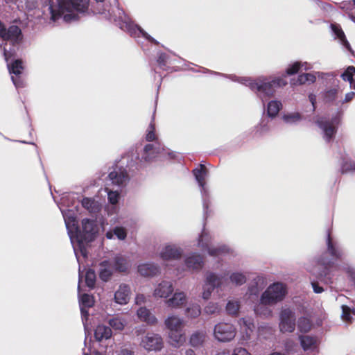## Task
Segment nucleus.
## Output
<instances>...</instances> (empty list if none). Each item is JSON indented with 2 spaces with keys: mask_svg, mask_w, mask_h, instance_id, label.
Returning <instances> with one entry per match:
<instances>
[{
  "mask_svg": "<svg viewBox=\"0 0 355 355\" xmlns=\"http://www.w3.org/2000/svg\"><path fill=\"white\" fill-rule=\"evenodd\" d=\"M182 254L181 248L174 244H166L159 248L158 257L164 261H170L180 259Z\"/></svg>",
  "mask_w": 355,
  "mask_h": 355,
  "instance_id": "obj_9",
  "label": "nucleus"
},
{
  "mask_svg": "<svg viewBox=\"0 0 355 355\" xmlns=\"http://www.w3.org/2000/svg\"><path fill=\"white\" fill-rule=\"evenodd\" d=\"M173 284L169 280H162L154 288L153 295L157 299H168L173 293Z\"/></svg>",
  "mask_w": 355,
  "mask_h": 355,
  "instance_id": "obj_12",
  "label": "nucleus"
},
{
  "mask_svg": "<svg viewBox=\"0 0 355 355\" xmlns=\"http://www.w3.org/2000/svg\"><path fill=\"white\" fill-rule=\"evenodd\" d=\"M146 302V297L143 294H137L135 297V303L141 304Z\"/></svg>",
  "mask_w": 355,
  "mask_h": 355,
  "instance_id": "obj_57",
  "label": "nucleus"
},
{
  "mask_svg": "<svg viewBox=\"0 0 355 355\" xmlns=\"http://www.w3.org/2000/svg\"><path fill=\"white\" fill-rule=\"evenodd\" d=\"M83 355H102V354L98 352L94 351V352H91L89 354L86 352H83Z\"/></svg>",
  "mask_w": 355,
  "mask_h": 355,
  "instance_id": "obj_64",
  "label": "nucleus"
},
{
  "mask_svg": "<svg viewBox=\"0 0 355 355\" xmlns=\"http://www.w3.org/2000/svg\"><path fill=\"white\" fill-rule=\"evenodd\" d=\"M339 119L337 117L333 118L331 121L321 118L317 121V123L324 134V139L326 141H331L336 132V125Z\"/></svg>",
  "mask_w": 355,
  "mask_h": 355,
  "instance_id": "obj_11",
  "label": "nucleus"
},
{
  "mask_svg": "<svg viewBox=\"0 0 355 355\" xmlns=\"http://www.w3.org/2000/svg\"><path fill=\"white\" fill-rule=\"evenodd\" d=\"M295 315L289 309H284L280 313L279 330L282 333H291L295 329Z\"/></svg>",
  "mask_w": 355,
  "mask_h": 355,
  "instance_id": "obj_10",
  "label": "nucleus"
},
{
  "mask_svg": "<svg viewBox=\"0 0 355 355\" xmlns=\"http://www.w3.org/2000/svg\"><path fill=\"white\" fill-rule=\"evenodd\" d=\"M337 94H338L337 89L333 88V89H328L323 94L324 100L326 102H331L336 99Z\"/></svg>",
  "mask_w": 355,
  "mask_h": 355,
  "instance_id": "obj_50",
  "label": "nucleus"
},
{
  "mask_svg": "<svg viewBox=\"0 0 355 355\" xmlns=\"http://www.w3.org/2000/svg\"><path fill=\"white\" fill-rule=\"evenodd\" d=\"M138 272L144 277H154L160 272V269L155 263H146L138 266Z\"/></svg>",
  "mask_w": 355,
  "mask_h": 355,
  "instance_id": "obj_23",
  "label": "nucleus"
},
{
  "mask_svg": "<svg viewBox=\"0 0 355 355\" xmlns=\"http://www.w3.org/2000/svg\"><path fill=\"white\" fill-rule=\"evenodd\" d=\"M131 297V288L126 284H121L114 295V301L119 305L127 304Z\"/></svg>",
  "mask_w": 355,
  "mask_h": 355,
  "instance_id": "obj_15",
  "label": "nucleus"
},
{
  "mask_svg": "<svg viewBox=\"0 0 355 355\" xmlns=\"http://www.w3.org/2000/svg\"><path fill=\"white\" fill-rule=\"evenodd\" d=\"M138 318L148 324L154 325L157 322L156 317L146 307H141L137 311Z\"/></svg>",
  "mask_w": 355,
  "mask_h": 355,
  "instance_id": "obj_29",
  "label": "nucleus"
},
{
  "mask_svg": "<svg viewBox=\"0 0 355 355\" xmlns=\"http://www.w3.org/2000/svg\"><path fill=\"white\" fill-rule=\"evenodd\" d=\"M187 300V295L185 292L177 290L171 297L166 300L165 303L171 309H178L183 306Z\"/></svg>",
  "mask_w": 355,
  "mask_h": 355,
  "instance_id": "obj_16",
  "label": "nucleus"
},
{
  "mask_svg": "<svg viewBox=\"0 0 355 355\" xmlns=\"http://www.w3.org/2000/svg\"><path fill=\"white\" fill-rule=\"evenodd\" d=\"M109 179L113 184L119 187L125 185L129 181V176L126 171L121 168H116L109 174Z\"/></svg>",
  "mask_w": 355,
  "mask_h": 355,
  "instance_id": "obj_17",
  "label": "nucleus"
},
{
  "mask_svg": "<svg viewBox=\"0 0 355 355\" xmlns=\"http://www.w3.org/2000/svg\"><path fill=\"white\" fill-rule=\"evenodd\" d=\"M240 324L241 327H245L246 328V334H248V330L252 331L254 328V324L252 322L250 319L242 318L240 320Z\"/></svg>",
  "mask_w": 355,
  "mask_h": 355,
  "instance_id": "obj_52",
  "label": "nucleus"
},
{
  "mask_svg": "<svg viewBox=\"0 0 355 355\" xmlns=\"http://www.w3.org/2000/svg\"><path fill=\"white\" fill-rule=\"evenodd\" d=\"M83 206L91 213H96L100 211L101 205L99 202L85 198L82 200Z\"/></svg>",
  "mask_w": 355,
  "mask_h": 355,
  "instance_id": "obj_35",
  "label": "nucleus"
},
{
  "mask_svg": "<svg viewBox=\"0 0 355 355\" xmlns=\"http://www.w3.org/2000/svg\"><path fill=\"white\" fill-rule=\"evenodd\" d=\"M11 78L13 84L17 88L22 87L24 86L23 82L19 78H15L13 76H12Z\"/></svg>",
  "mask_w": 355,
  "mask_h": 355,
  "instance_id": "obj_58",
  "label": "nucleus"
},
{
  "mask_svg": "<svg viewBox=\"0 0 355 355\" xmlns=\"http://www.w3.org/2000/svg\"><path fill=\"white\" fill-rule=\"evenodd\" d=\"M113 273V267L108 261H103L100 264L99 277L101 280L107 282Z\"/></svg>",
  "mask_w": 355,
  "mask_h": 355,
  "instance_id": "obj_30",
  "label": "nucleus"
},
{
  "mask_svg": "<svg viewBox=\"0 0 355 355\" xmlns=\"http://www.w3.org/2000/svg\"><path fill=\"white\" fill-rule=\"evenodd\" d=\"M311 285L315 293H321L323 291V288L321 286H320L317 283L312 282Z\"/></svg>",
  "mask_w": 355,
  "mask_h": 355,
  "instance_id": "obj_60",
  "label": "nucleus"
},
{
  "mask_svg": "<svg viewBox=\"0 0 355 355\" xmlns=\"http://www.w3.org/2000/svg\"><path fill=\"white\" fill-rule=\"evenodd\" d=\"M184 264L189 270H198L203 266V258L199 254L193 253L185 258Z\"/></svg>",
  "mask_w": 355,
  "mask_h": 355,
  "instance_id": "obj_20",
  "label": "nucleus"
},
{
  "mask_svg": "<svg viewBox=\"0 0 355 355\" xmlns=\"http://www.w3.org/2000/svg\"><path fill=\"white\" fill-rule=\"evenodd\" d=\"M236 334L234 325L227 322H219L214 329V338L219 342H230L234 338Z\"/></svg>",
  "mask_w": 355,
  "mask_h": 355,
  "instance_id": "obj_6",
  "label": "nucleus"
},
{
  "mask_svg": "<svg viewBox=\"0 0 355 355\" xmlns=\"http://www.w3.org/2000/svg\"><path fill=\"white\" fill-rule=\"evenodd\" d=\"M105 236L108 239H112L116 236L119 240H124L127 236V231L124 227H116L112 231H108Z\"/></svg>",
  "mask_w": 355,
  "mask_h": 355,
  "instance_id": "obj_40",
  "label": "nucleus"
},
{
  "mask_svg": "<svg viewBox=\"0 0 355 355\" xmlns=\"http://www.w3.org/2000/svg\"><path fill=\"white\" fill-rule=\"evenodd\" d=\"M193 175L198 182L199 186L201 187V193L204 196L207 193V189L205 187V178L208 175V172L205 166L202 164L200 165L199 168H195L193 171Z\"/></svg>",
  "mask_w": 355,
  "mask_h": 355,
  "instance_id": "obj_22",
  "label": "nucleus"
},
{
  "mask_svg": "<svg viewBox=\"0 0 355 355\" xmlns=\"http://www.w3.org/2000/svg\"><path fill=\"white\" fill-rule=\"evenodd\" d=\"M66 227L72 244L75 255L80 262V254L87 257L86 245L94 240L98 233L96 221L88 218L82 220V230L77 226L76 218L70 211H62Z\"/></svg>",
  "mask_w": 355,
  "mask_h": 355,
  "instance_id": "obj_1",
  "label": "nucleus"
},
{
  "mask_svg": "<svg viewBox=\"0 0 355 355\" xmlns=\"http://www.w3.org/2000/svg\"><path fill=\"white\" fill-rule=\"evenodd\" d=\"M300 345L304 352H316L318 351L319 339L315 336L301 335L298 337Z\"/></svg>",
  "mask_w": 355,
  "mask_h": 355,
  "instance_id": "obj_14",
  "label": "nucleus"
},
{
  "mask_svg": "<svg viewBox=\"0 0 355 355\" xmlns=\"http://www.w3.org/2000/svg\"><path fill=\"white\" fill-rule=\"evenodd\" d=\"M156 139L155 134V127L151 123L148 128V132L146 134V139L149 141H154Z\"/></svg>",
  "mask_w": 355,
  "mask_h": 355,
  "instance_id": "obj_54",
  "label": "nucleus"
},
{
  "mask_svg": "<svg viewBox=\"0 0 355 355\" xmlns=\"http://www.w3.org/2000/svg\"><path fill=\"white\" fill-rule=\"evenodd\" d=\"M332 31L336 37L339 40L340 43L347 50L351 51L349 43L346 40L345 35L342 29L336 24L331 25Z\"/></svg>",
  "mask_w": 355,
  "mask_h": 355,
  "instance_id": "obj_37",
  "label": "nucleus"
},
{
  "mask_svg": "<svg viewBox=\"0 0 355 355\" xmlns=\"http://www.w3.org/2000/svg\"><path fill=\"white\" fill-rule=\"evenodd\" d=\"M116 355H134V352L128 349H121L117 352Z\"/></svg>",
  "mask_w": 355,
  "mask_h": 355,
  "instance_id": "obj_61",
  "label": "nucleus"
},
{
  "mask_svg": "<svg viewBox=\"0 0 355 355\" xmlns=\"http://www.w3.org/2000/svg\"><path fill=\"white\" fill-rule=\"evenodd\" d=\"M166 58H167V56L166 55V54L164 53H161L159 55V58L157 59V62L158 63L160 64V65H165L166 62Z\"/></svg>",
  "mask_w": 355,
  "mask_h": 355,
  "instance_id": "obj_59",
  "label": "nucleus"
},
{
  "mask_svg": "<svg viewBox=\"0 0 355 355\" xmlns=\"http://www.w3.org/2000/svg\"><path fill=\"white\" fill-rule=\"evenodd\" d=\"M223 281V276H218L214 273L208 274L202 287V298L205 300L209 299L214 288L221 287Z\"/></svg>",
  "mask_w": 355,
  "mask_h": 355,
  "instance_id": "obj_7",
  "label": "nucleus"
},
{
  "mask_svg": "<svg viewBox=\"0 0 355 355\" xmlns=\"http://www.w3.org/2000/svg\"><path fill=\"white\" fill-rule=\"evenodd\" d=\"M107 192V198L109 202L112 205H116L118 202L119 198V193L118 191H111L107 188L105 189Z\"/></svg>",
  "mask_w": 355,
  "mask_h": 355,
  "instance_id": "obj_51",
  "label": "nucleus"
},
{
  "mask_svg": "<svg viewBox=\"0 0 355 355\" xmlns=\"http://www.w3.org/2000/svg\"><path fill=\"white\" fill-rule=\"evenodd\" d=\"M298 329L301 332H308L311 329L312 324L309 319L306 318H301L297 323Z\"/></svg>",
  "mask_w": 355,
  "mask_h": 355,
  "instance_id": "obj_46",
  "label": "nucleus"
},
{
  "mask_svg": "<svg viewBox=\"0 0 355 355\" xmlns=\"http://www.w3.org/2000/svg\"><path fill=\"white\" fill-rule=\"evenodd\" d=\"M160 153V148L158 144H147L144 148V153L141 162H150Z\"/></svg>",
  "mask_w": 355,
  "mask_h": 355,
  "instance_id": "obj_26",
  "label": "nucleus"
},
{
  "mask_svg": "<svg viewBox=\"0 0 355 355\" xmlns=\"http://www.w3.org/2000/svg\"><path fill=\"white\" fill-rule=\"evenodd\" d=\"M282 107V103L279 101H271L268 103L267 112L269 116L274 117L279 112Z\"/></svg>",
  "mask_w": 355,
  "mask_h": 355,
  "instance_id": "obj_43",
  "label": "nucleus"
},
{
  "mask_svg": "<svg viewBox=\"0 0 355 355\" xmlns=\"http://www.w3.org/2000/svg\"><path fill=\"white\" fill-rule=\"evenodd\" d=\"M164 324L169 331H179L182 330L184 321L178 315L171 314L165 319Z\"/></svg>",
  "mask_w": 355,
  "mask_h": 355,
  "instance_id": "obj_21",
  "label": "nucleus"
},
{
  "mask_svg": "<svg viewBox=\"0 0 355 355\" xmlns=\"http://www.w3.org/2000/svg\"><path fill=\"white\" fill-rule=\"evenodd\" d=\"M354 96H355V93L354 92L347 93L345 95V100L343 101V103H347V102L351 101L354 98Z\"/></svg>",
  "mask_w": 355,
  "mask_h": 355,
  "instance_id": "obj_62",
  "label": "nucleus"
},
{
  "mask_svg": "<svg viewBox=\"0 0 355 355\" xmlns=\"http://www.w3.org/2000/svg\"><path fill=\"white\" fill-rule=\"evenodd\" d=\"M168 340L172 346L180 347L184 344L186 337L182 330L173 331L168 332Z\"/></svg>",
  "mask_w": 355,
  "mask_h": 355,
  "instance_id": "obj_28",
  "label": "nucleus"
},
{
  "mask_svg": "<svg viewBox=\"0 0 355 355\" xmlns=\"http://www.w3.org/2000/svg\"><path fill=\"white\" fill-rule=\"evenodd\" d=\"M89 0H44L51 14V19L55 21L60 17L66 22L76 21L78 14L85 12Z\"/></svg>",
  "mask_w": 355,
  "mask_h": 355,
  "instance_id": "obj_2",
  "label": "nucleus"
},
{
  "mask_svg": "<svg viewBox=\"0 0 355 355\" xmlns=\"http://www.w3.org/2000/svg\"><path fill=\"white\" fill-rule=\"evenodd\" d=\"M342 318L346 322H351V311L350 309L347 306H342Z\"/></svg>",
  "mask_w": 355,
  "mask_h": 355,
  "instance_id": "obj_53",
  "label": "nucleus"
},
{
  "mask_svg": "<svg viewBox=\"0 0 355 355\" xmlns=\"http://www.w3.org/2000/svg\"><path fill=\"white\" fill-rule=\"evenodd\" d=\"M115 269L119 272H125L130 267L127 259L121 255L116 256L114 258Z\"/></svg>",
  "mask_w": 355,
  "mask_h": 355,
  "instance_id": "obj_42",
  "label": "nucleus"
},
{
  "mask_svg": "<svg viewBox=\"0 0 355 355\" xmlns=\"http://www.w3.org/2000/svg\"><path fill=\"white\" fill-rule=\"evenodd\" d=\"M85 282L88 287L93 288L96 282V274L92 269L87 270L85 274Z\"/></svg>",
  "mask_w": 355,
  "mask_h": 355,
  "instance_id": "obj_48",
  "label": "nucleus"
},
{
  "mask_svg": "<svg viewBox=\"0 0 355 355\" xmlns=\"http://www.w3.org/2000/svg\"><path fill=\"white\" fill-rule=\"evenodd\" d=\"M231 281L236 285H242L246 282V277L243 273L234 272L230 276Z\"/></svg>",
  "mask_w": 355,
  "mask_h": 355,
  "instance_id": "obj_49",
  "label": "nucleus"
},
{
  "mask_svg": "<svg viewBox=\"0 0 355 355\" xmlns=\"http://www.w3.org/2000/svg\"><path fill=\"white\" fill-rule=\"evenodd\" d=\"M126 30L130 33L132 35L139 36L141 35L145 37L146 40L154 42L155 44H158V42L153 38L150 35H149L146 32H145L141 27L135 25L126 24L125 26Z\"/></svg>",
  "mask_w": 355,
  "mask_h": 355,
  "instance_id": "obj_31",
  "label": "nucleus"
},
{
  "mask_svg": "<svg viewBox=\"0 0 355 355\" xmlns=\"http://www.w3.org/2000/svg\"><path fill=\"white\" fill-rule=\"evenodd\" d=\"M265 286L266 282L264 278L257 276L250 283L247 294L250 296H257L259 292L263 289Z\"/></svg>",
  "mask_w": 355,
  "mask_h": 355,
  "instance_id": "obj_24",
  "label": "nucleus"
},
{
  "mask_svg": "<svg viewBox=\"0 0 355 355\" xmlns=\"http://www.w3.org/2000/svg\"><path fill=\"white\" fill-rule=\"evenodd\" d=\"M232 355H251L245 348L236 347L234 349Z\"/></svg>",
  "mask_w": 355,
  "mask_h": 355,
  "instance_id": "obj_56",
  "label": "nucleus"
},
{
  "mask_svg": "<svg viewBox=\"0 0 355 355\" xmlns=\"http://www.w3.org/2000/svg\"><path fill=\"white\" fill-rule=\"evenodd\" d=\"M232 80L249 87L252 91H257L262 100L263 98L272 96L276 88L282 87L287 84V81L282 77H275L271 80L266 77H259L256 80L241 77L237 80Z\"/></svg>",
  "mask_w": 355,
  "mask_h": 355,
  "instance_id": "obj_3",
  "label": "nucleus"
},
{
  "mask_svg": "<svg viewBox=\"0 0 355 355\" xmlns=\"http://www.w3.org/2000/svg\"><path fill=\"white\" fill-rule=\"evenodd\" d=\"M311 68V65L306 62H296L288 67L286 70V73L287 75L291 76L297 73L300 69L308 70Z\"/></svg>",
  "mask_w": 355,
  "mask_h": 355,
  "instance_id": "obj_34",
  "label": "nucleus"
},
{
  "mask_svg": "<svg viewBox=\"0 0 355 355\" xmlns=\"http://www.w3.org/2000/svg\"><path fill=\"white\" fill-rule=\"evenodd\" d=\"M327 252L331 254L332 259H338L343 255L340 248L331 241L329 234L327 236Z\"/></svg>",
  "mask_w": 355,
  "mask_h": 355,
  "instance_id": "obj_36",
  "label": "nucleus"
},
{
  "mask_svg": "<svg viewBox=\"0 0 355 355\" xmlns=\"http://www.w3.org/2000/svg\"><path fill=\"white\" fill-rule=\"evenodd\" d=\"M112 336L111 328L104 324H98L94 330V338L98 342L108 340Z\"/></svg>",
  "mask_w": 355,
  "mask_h": 355,
  "instance_id": "obj_27",
  "label": "nucleus"
},
{
  "mask_svg": "<svg viewBox=\"0 0 355 355\" xmlns=\"http://www.w3.org/2000/svg\"><path fill=\"white\" fill-rule=\"evenodd\" d=\"M220 311V307L217 302H210L204 308V313L207 315L217 314Z\"/></svg>",
  "mask_w": 355,
  "mask_h": 355,
  "instance_id": "obj_45",
  "label": "nucleus"
},
{
  "mask_svg": "<svg viewBox=\"0 0 355 355\" xmlns=\"http://www.w3.org/2000/svg\"><path fill=\"white\" fill-rule=\"evenodd\" d=\"M139 345L148 352L160 351L163 348L164 343L160 335L148 333L141 338Z\"/></svg>",
  "mask_w": 355,
  "mask_h": 355,
  "instance_id": "obj_8",
  "label": "nucleus"
},
{
  "mask_svg": "<svg viewBox=\"0 0 355 355\" xmlns=\"http://www.w3.org/2000/svg\"><path fill=\"white\" fill-rule=\"evenodd\" d=\"M206 338V332L202 331H198L194 332L190 338V343L193 347H198L201 345L205 341Z\"/></svg>",
  "mask_w": 355,
  "mask_h": 355,
  "instance_id": "obj_41",
  "label": "nucleus"
},
{
  "mask_svg": "<svg viewBox=\"0 0 355 355\" xmlns=\"http://www.w3.org/2000/svg\"><path fill=\"white\" fill-rule=\"evenodd\" d=\"M355 74V67L350 66L342 73L341 76L344 80L349 81L352 86L354 83V76Z\"/></svg>",
  "mask_w": 355,
  "mask_h": 355,
  "instance_id": "obj_47",
  "label": "nucleus"
},
{
  "mask_svg": "<svg viewBox=\"0 0 355 355\" xmlns=\"http://www.w3.org/2000/svg\"><path fill=\"white\" fill-rule=\"evenodd\" d=\"M201 314V307L197 303L190 304L185 309V315L188 318H196Z\"/></svg>",
  "mask_w": 355,
  "mask_h": 355,
  "instance_id": "obj_39",
  "label": "nucleus"
},
{
  "mask_svg": "<svg viewBox=\"0 0 355 355\" xmlns=\"http://www.w3.org/2000/svg\"><path fill=\"white\" fill-rule=\"evenodd\" d=\"M210 241L209 234L204 230L199 237L198 245L202 250H207L209 254L214 257H219L230 252V248L226 245L209 246Z\"/></svg>",
  "mask_w": 355,
  "mask_h": 355,
  "instance_id": "obj_5",
  "label": "nucleus"
},
{
  "mask_svg": "<svg viewBox=\"0 0 355 355\" xmlns=\"http://www.w3.org/2000/svg\"><path fill=\"white\" fill-rule=\"evenodd\" d=\"M316 80L315 73H305L298 76L297 79L291 80V85H303V84H312Z\"/></svg>",
  "mask_w": 355,
  "mask_h": 355,
  "instance_id": "obj_32",
  "label": "nucleus"
},
{
  "mask_svg": "<svg viewBox=\"0 0 355 355\" xmlns=\"http://www.w3.org/2000/svg\"><path fill=\"white\" fill-rule=\"evenodd\" d=\"M343 172H347L351 171H355V162H350L349 163L345 162L342 166Z\"/></svg>",
  "mask_w": 355,
  "mask_h": 355,
  "instance_id": "obj_55",
  "label": "nucleus"
},
{
  "mask_svg": "<svg viewBox=\"0 0 355 355\" xmlns=\"http://www.w3.org/2000/svg\"><path fill=\"white\" fill-rule=\"evenodd\" d=\"M240 309V302L237 300H230L226 305V311L228 314L236 315Z\"/></svg>",
  "mask_w": 355,
  "mask_h": 355,
  "instance_id": "obj_44",
  "label": "nucleus"
},
{
  "mask_svg": "<svg viewBox=\"0 0 355 355\" xmlns=\"http://www.w3.org/2000/svg\"><path fill=\"white\" fill-rule=\"evenodd\" d=\"M286 294V286L279 282L270 285L261 294L259 303L254 306V312L261 315H270L271 310L268 306H272L284 300Z\"/></svg>",
  "mask_w": 355,
  "mask_h": 355,
  "instance_id": "obj_4",
  "label": "nucleus"
},
{
  "mask_svg": "<svg viewBox=\"0 0 355 355\" xmlns=\"http://www.w3.org/2000/svg\"><path fill=\"white\" fill-rule=\"evenodd\" d=\"M107 323L109 324V327H110L111 329H113L115 331H123L127 324L126 320L120 316H114L110 318Z\"/></svg>",
  "mask_w": 355,
  "mask_h": 355,
  "instance_id": "obj_33",
  "label": "nucleus"
},
{
  "mask_svg": "<svg viewBox=\"0 0 355 355\" xmlns=\"http://www.w3.org/2000/svg\"><path fill=\"white\" fill-rule=\"evenodd\" d=\"M331 263V261L322 258L315 267L310 270V272L319 277H325L329 274V268Z\"/></svg>",
  "mask_w": 355,
  "mask_h": 355,
  "instance_id": "obj_25",
  "label": "nucleus"
},
{
  "mask_svg": "<svg viewBox=\"0 0 355 355\" xmlns=\"http://www.w3.org/2000/svg\"><path fill=\"white\" fill-rule=\"evenodd\" d=\"M79 304L80 311L82 314V319L84 326H86V321L88 318V312L86 309L92 307L94 304V300L93 296L88 294H83L80 295L79 294Z\"/></svg>",
  "mask_w": 355,
  "mask_h": 355,
  "instance_id": "obj_18",
  "label": "nucleus"
},
{
  "mask_svg": "<svg viewBox=\"0 0 355 355\" xmlns=\"http://www.w3.org/2000/svg\"><path fill=\"white\" fill-rule=\"evenodd\" d=\"M283 121L290 125L296 124L303 119V116L297 112H291L282 116Z\"/></svg>",
  "mask_w": 355,
  "mask_h": 355,
  "instance_id": "obj_38",
  "label": "nucleus"
},
{
  "mask_svg": "<svg viewBox=\"0 0 355 355\" xmlns=\"http://www.w3.org/2000/svg\"><path fill=\"white\" fill-rule=\"evenodd\" d=\"M0 37L3 40L10 41L12 44L21 42V32L17 26H11L6 29L4 26L0 22Z\"/></svg>",
  "mask_w": 355,
  "mask_h": 355,
  "instance_id": "obj_13",
  "label": "nucleus"
},
{
  "mask_svg": "<svg viewBox=\"0 0 355 355\" xmlns=\"http://www.w3.org/2000/svg\"><path fill=\"white\" fill-rule=\"evenodd\" d=\"M3 55L7 62V66L10 73L19 76L24 69L22 61L21 60H15L13 62L10 63L9 60L12 56V53L7 51L6 49H3Z\"/></svg>",
  "mask_w": 355,
  "mask_h": 355,
  "instance_id": "obj_19",
  "label": "nucleus"
},
{
  "mask_svg": "<svg viewBox=\"0 0 355 355\" xmlns=\"http://www.w3.org/2000/svg\"><path fill=\"white\" fill-rule=\"evenodd\" d=\"M309 98L313 105V110H314L315 109V103L316 102V96L314 94H310L309 96Z\"/></svg>",
  "mask_w": 355,
  "mask_h": 355,
  "instance_id": "obj_63",
  "label": "nucleus"
}]
</instances>
